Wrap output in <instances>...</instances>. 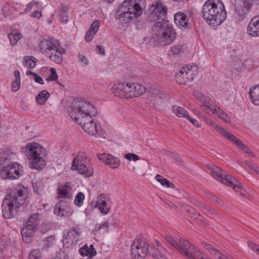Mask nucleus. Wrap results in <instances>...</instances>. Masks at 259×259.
<instances>
[{
	"label": "nucleus",
	"instance_id": "a211bd4d",
	"mask_svg": "<svg viewBox=\"0 0 259 259\" xmlns=\"http://www.w3.org/2000/svg\"><path fill=\"white\" fill-rule=\"evenodd\" d=\"M128 82H119L114 84L112 87V91L114 94L121 98L128 99Z\"/></svg>",
	"mask_w": 259,
	"mask_h": 259
},
{
	"label": "nucleus",
	"instance_id": "f257e3e1",
	"mask_svg": "<svg viewBox=\"0 0 259 259\" xmlns=\"http://www.w3.org/2000/svg\"><path fill=\"white\" fill-rule=\"evenodd\" d=\"M26 191L25 187L23 185L19 184L12 190L9 194L6 196L2 206L3 215L4 218L10 219L16 215L19 207L25 201Z\"/></svg>",
	"mask_w": 259,
	"mask_h": 259
},
{
	"label": "nucleus",
	"instance_id": "c03bdc74",
	"mask_svg": "<svg viewBox=\"0 0 259 259\" xmlns=\"http://www.w3.org/2000/svg\"><path fill=\"white\" fill-rule=\"evenodd\" d=\"M156 180L160 182L162 186L168 188H174L175 187V185L173 183L170 182L167 179L164 178L160 175H157L156 176Z\"/></svg>",
	"mask_w": 259,
	"mask_h": 259
},
{
	"label": "nucleus",
	"instance_id": "72a5a7b5",
	"mask_svg": "<svg viewBox=\"0 0 259 259\" xmlns=\"http://www.w3.org/2000/svg\"><path fill=\"white\" fill-rule=\"evenodd\" d=\"M250 100L251 102L255 105H259V87H255L251 89L249 92Z\"/></svg>",
	"mask_w": 259,
	"mask_h": 259
},
{
	"label": "nucleus",
	"instance_id": "423d86ee",
	"mask_svg": "<svg viewBox=\"0 0 259 259\" xmlns=\"http://www.w3.org/2000/svg\"><path fill=\"white\" fill-rule=\"evenodd\" d=\"M39 48L40 52L51 61L58 64L63 62V54L65 53V50L60 46L58 40L44 39L39 44Z\"/></svg>",
	"mask_w": 259,
	"mask_h": 259
},
{
	"label": "nucleus",
	"instance_id": "a878e982",
	"mask_svg": "<svg viewBox=\"0 0 259 259\" xmlns=\"http://www.w3.org/2000/svg\"><path fill=\"white\" fill-rule=\"evenodd\" d=\"M39 4L38 3L30 2L27 5V7L25 8V12H29L31 10H34L30 16L32 17L39 18L41 16L40 12L39 11Z\"/></svg>",
	"mask_w": 259,
	"mask_h": 259
},
{
	"label": "nucleus",
	"instance_id": "e433bc0d",
	"mask_svg": "<svg viewBox=\"0 0 259 259\" xmlns=\"http://www.w3.org/2000/svg\"><path fill=\"white\" fill-rule=\"evenodd\" d=\"M172 111L179 117H184L187 118V117H190V115L186 110L184 108L178 106L177 105H174L172 107Z\"/></svg>",
	"mask_w": 259,
	"mask_h": 259
},
{
	"label": "nucleus",
	"instance_id": "b1692460",
	"mask_svg": "<svg viewBox=\"0 0 259 259\" xmlns=\"http://www.w3.org/2000/svg\"><path fill=\"white\" fill-rule=\"evenodd\" d=\"M186 70V75L188 76V79L190 81L194 80L195 77L198 75L199 73L198 68L196 65L187 64L184 67Z\"/></svg>",
	"mask_w": 259,
	"mask_h": 259
},
{
	"label": "nucleus",
	"instance_id": "7c9ffc66",
	"mask_svg": "<svg viewBox=\"0 0 259 259\" xmlns=\"http://www.w3.org/2000/svg\"><path fill=\"white\" fill-rule=\"evenodd\" d=\"M164 238L166 242L169 243L173 247L175 248L178 250L180 248L182 243L181 240H184L183 238L179 239H175L169 233L165 234Z\"/></svg>",
	"mask_w": 259,
	"mask_h": 259
},
{
	"label": "nucleus",
	"instance_id": "0e129e2a",
	"mask_svg": "<svg viewBox=\"0 0 259 259\" xmlns=\"http://www.w3.org/2000/svg\"><path fill=\"white\" fill-rule=\"evenodd\" d=\"M188 212H190L191 214H193V215H192L193 217H194L195 219H197V216H200V214L198 212H196L194 209H190V210H188Z\"/></svg>",
	"mask_w": 259,
	"mask_h": 259
},
{
	"label": "nucleus",
	"instance_id": "6ab92c4d",
	"mask_svg": "<svg viewBox=\"0 0 259 259\" xmlns=\"http://www.w3.org/2000/svg\"><path fill=\"white\" fill-rule=\"evenodd\" d=\"M82 230L78 227L71 228L66 235V239H69L73 244H77L81 239Z\"/></svg>",
	"mask_w": 259,
	"mask_h": 259
},
{
	"label": "nucleus",
	"instance_id": "6e6552de",
	"mask_svg": "<svg viewBox=\"0 0 259 259\" xmlns=\"http://www.w3.org/2000/svg\"><path fill=\"white\" fill-rule=\"evenodd\" d=\"M208 167L210 170V175L218 181L229 186L233 187L234 189L241 188L238 181L235 178L230 175H226L220 167L213 165H209Z\"/></svg>",
	"mask_w": 259,
	"mask_h": 259
},
{
	"label": "nucleus",
	"instance_id": "69168bd1",
	"mask_svg": "<svg viewBox=\"0 0 259 259\" xmlns=\"http://www.w3.org/2000/svg\"><path fill=\"white\" fill-rule=\"evenodd\" d=\"M156 245L159 247L158 249H157L156 251H165V249L161 245L160 243L157 241L155 240Z\"/></svg>",
	"mask_w": 259,
	"mask_h": 259
},
{
	"label": "nucleus",
	"instance_id": "9d476101",
	"mask_svg": "<svg viewBox=\"0 0 259 259\" xmlns=\"http://www.w3.org/2000/svg\"><path fill=\"white\" fill-rule=\"evenodd\" d=\"M22 166L17 162L11 163L2 168L0 175L4 179L17 180L22 175Z\"/></svg>",
	"mask_w": 259,
	"mask_h": 259
},
{
	"label": "nucleus",
	"instance_id": "e2e57ef3",
	"mask_svg": "<svg viewBox=\"0 0 259 259\" xmlns=\"http://www.w3.org/2000/svg\"><path fill=\"white\" fill-rule=\"evenodd\" d=\"M245 164L251 169L253 170L257 168V166L249 160H245Z\"/></svg>",
	"mask_w": 259,
	"mask_h": 259
},
{
	"label": "nucleus",
	"instance_id": "338daca9",
	"mask_svg": "<svg viewBox=\"0 0 259 259\" xmlns=\"http://www.w3.org/2000/svg\"><path fill=\"white\" fill-rule=\"evenodd\" d=\"M200 107L202 108V110L206 113H209L211 112V109L209 107H207L205 105H201Z\"/></svg>",
	"mask_w": 259,
	"mask_h": 259
},
{
	"label": "nucleus",
	"instance_id": "ddd939ff",
	"mask_svg": "<svg viewBox=\"0 0 259 259\" xmlns=\"http://www.w3.org/2000/svg\"><path fill=\"white\" fill-rule=\"evenodd\" d=\"M151 9L150 17L153 21H155L156 23L168 22L165 20L167 8L164 4L161 3H157L155 5H152Z\"/></svg>",
	"mask_w": 259,
	"mask_h": 259
},
{
	"label": "nucleus",
	"instance_id": "3c124183",
	"mask_svg": "<svg viewBox=\"0 0 259 259\" xmlns=\"http://www.w3.org/2000/svg\"><path fill=\"white\" fill-rule=\"evenodd\" d=\"M151 255L156 259H168L162 254L161 251L151 252Z\"/></svg>",
	"mask_w": 259,
	"mask_h": 259
},
{
	"label": "nucleus",
	"instance_id": "7ed1b4c3",
	"mask_svg": "<svg viewBox=\"0 0 259 259\" xmlns=\"http://www.w3.org/2000/svg\"><path fill=\"white\" fill-rule=\"evenodd\" d=\"M145 8V0L125 1L119 6L115 18L121 23H128L133 18L140 17Z\"/></svg>",
	"mask_w": 259,
	"mask_h": 259
},
{
	"label": "nucleus",
	"instance_id": "f3484780",
	"mask_svg": "<svg viewBox=\"0 0 259 259\" xmlns=\"http://www.w3.org/2000/svg\"><path fill=\"white\" fill-rule=\"evenodd\" d=\"M128 98H138L143 95L146 92V88L142 84L138 83H128Z\"/></svg>",
	"mask_w": 259,
	"mask_h": 259
},
{
	"label": "nucleus",
	"instance_id": "774afa93",
	"mask_svg": "<svg viewBox=\"0 0 259 259\" xmlns=\"http://www.w3.org/2000/svg\"><path fill=\"white\" fill-rule=\"evenodd\" d=\"M14 74L15 77V80L20 81L21 79H20V75L19 71L17 70H15V71L14 72Z\"/></svg>",
	"mask_w": 259,
	"mask_h": 259
},
{
	"label": "nucleus",
	"instance_id": "0eeeda50",
	"mask_svg": "<svg viewBox=\"0 0 259 259\" xmlns=\"http://www.w3.org/2000/svg\"><path fill=\"white\" fill-rule=\"evenodd\" d=\"M89 161L90 160L87 159L86 154L80 152L74 158L71 169L77 170L79 174L84 177H90L93 174V170L89 164Z\"/></svg>",
	"mask_w": 259,
	"mask_h": 259
},
{
	"label": "nucleus",
	"instance_id": "864d4df0",
	"mask_svg": "<svg viewBox=\"0 0 259 259\" xmlns=\"http://www.w3.org/2000/svg\"><path fill=\"white\" fill-rule=\"evenodd\" d=\"M125 158L128 160H133L135 161L139 159V156L134 153L126 154L125 155Z\"/></svg>",
	"mask_w": 259,
	"mask_h": 259
},
{
	"label": "nucleus",
	"instance_id": "680f3d73",
	"mask_svg": "<svg viewBox=\"0 0 259 259\" xmlns=\"http://www.w3.org/2000/svg\"><path fill=\"white\" fill-rule=\"evenodd\" d=\"M154 92V94L156 95V99H163L164 98V95L160 91L155 90Z\"/></svg>",
	"mask_w": 259,
	"mask_h": 259
},
{
	"label": "nucleus",
	"instance_id": "f03ea898",
	"mask_svg": "<svg viewBox=\"0 0 259 259\" xmlns=\"http://www.w3.org/2000/svg\"><path fill=\"white\" fill-rule=\"evenodd\" d=\"M69 109V115L81 127L87 122L93 121L92 116H96L97 110L89 102L83 100L74 101Z\"/></svg>",
	"mask_w": 259,
	"mask_h": 259
},
{
	"label": "nucleus",
	"instance_id": "58836bf2",
	"mask_svg": "<svg viewBox=\"0 0 259 259\" xmlns=\"http://www.w3.org/2000/svg\"><path fill=\"white\" fill-rule=\"evenodd\" d=\"M50 97L49 92L46 90L41 91L38 95L36 96V102L40 104H44Z\"/></svg>",
	"mask_w": 259,
	"mask_h": 259
},
{
	"label": "nucleus",
	"instance_id": "bf43d9fd",
	"mask_svg": "<svg viewBox=\"0 0 259 259\" xmlns=\"http://www.w3.org/2000/svg\"><path fill=\"white\" fill-rule=\"evenodd\" d=\"M186 119L190 121L195 127H200L201 126V124L197 120L192 118L190 116V117H188Z\"/></svg>",
	"mask_w": 259,
	"mask_h": 259
},
{
	"label": "nucleus",
	"instance_id": "a19ab883",
	"mask_svg": "<svg viewBox=\"0 0 259 259\" xmlns=\"http://www.w3.org/2000/svg\"><path fill=\"white\" fill-rule=\"evenodd\" d=\"M24 59V65L28 68H32L36 66L37 59L34 57L32 56H25Z\"/></svg>",
	"mask_w": 259,
	"mask_h": 259
},
{
	"label": "nucleus",
	"instance_id": "5fc2aeb1",
	"mask_svg": "<svg viewBox=\"0 0 259 259\" xmlns=\"http://www.w3.org/2000/svg\"><path fill=\"white\" fill-rule=\"evenodd\" d=\"M248 246L252 249L254 251H255L257 254L259 253V245L254 243L251 241H248L247 242Z\"/></svg>",
	"mask_w": 259,
	"mask_h": 259
},
{
	"label": "nucleus",
	"instance_id": "37998d69",
	"mask_svg": "<svg viewBox=\"0 0 259 259\" xmlns=\"http://www.w3.org/2000/svg\"><path fill=\"white\" fill-rule=\"evenodd\" d=\"M32 185L34 192L37 194H39L44 189V185L41 181L33 180L32 182Z\"/></svg>",
	"mask_w": 259,
	"mask_h": 259
},
{
	"label": "nucleus",
	"instance_id": "a18cd8bd",
	"mask_svg": "<svg viewBox=\"0 0 259 259\" xmlns=\"http://www.w3.org/2000/svg\"><path fill=\"white\" fill-rule=\"evenodd\" d=\"M235 143L238 146H239L242 150L244 151V152L247 153L250 155L251 157H253L255 156L254 154L251 151L250 149L247 148L243 143L242 142L237 139V140H236V142Z\"/></svg>",
	"mask_w": 259,
	"mask_h": 259
},
{
	"label": "nucleus",
	"instance_id": "aec40b11",
	"mask_svg": "<svg viewBox=\"0 0 259 259\" xmlns=\"http://www.w3.org/2000/svg\"><path fill=\"white\" fill-rule=\"evenodd\" d=\"M15 154L9 149H4L0 153V165H8L13 163Z\"/></svg>",
	"mask_w": 259,
	"mask_h": 259
},
{
	"label": "nucleus",
	"instance_id": "603ef678",
	"mask_svg": "<svg viewBox=\"0 0 259 259\" xmlns=\"http://www.w3.org/2000/svg\"><path fill=\"white\" fill-rule=\"evenodd\" d=\"M50 72L51 75L48 78L50 81H56L58 79V76L57 74L56 70L54 68H51Z\"/></svg>",
	"mask_w": 259,
	"mask_h": 259
},
{
	"label": "nucleus",
	"instance_id": "49530a36",
	"mask_svg": "<svg viewBox=\"0 0 259 259\" xmlns=\"http://www.w3.org/2000/svg\"><path fill=\"white\" fill-rule=\"evenodd\" d=\"M67 8L64 6H62L60 8L58 14L61 22L64 23L68 22V19L67 15Z\"/></svg>",
	"mask_w": 259,
	"mask_h": 259
},
{
	"label": "nucleus",
	"instance_id": "412c9836",
	"mask_svg": "<svg viewBox=\"0 0 259 259\" xmlns=\"http://www.w3.org/2000/svg\"><path fill=\"white\" fill-rule=\"evenodd\" d=\"M174 20L176 25L180 28H187L188 23L186 14L179 12L175 15Z\"/></svg>",
	"mask_w": 259,
	"mask_h": 259
},
{
	"label": "nucleus",
	"instance_id": "473e14b6",
	"mask_svg": "<svg viewBox=\"0 0 259 259\" xmlns=\"http://www.w3.org/2000/svg\"><path fill=\"white\" fill-rule=\"evenodd\" d=\"M214 130H215L220 134L234 143L236 142V140L238 139L233 134L227 132L225 129L221 127L219 124L217 125L216 127L214 128Z\"/></svg>",
	"mask_w": 259,
	"mask_h": 259
},
{
	"label": "nucleus",
	"instance_id": "5701e85b",
	"mask_svg": "<svg viewBox=\"0 0 259 259\" xmlns=\"http://www.w3.org/2000/svg\"><path fill=\"white\" fill-rule=\"evenodd\" d=\"M72 188L69 186L68 183L65 184L58 188V197L62 198L70 199L72 197Z\"/></svg>",
	"mask_w": 259,
	"mask_h": 259
},
{
	"label": "nucleus",
	"instance_id": "bb28decb",
	"mask_svg": "<svg viewBox=\"0 0 259 259\" xmlns=\"http://www.w3.org/2000/svg\"><path fill=\"white\" fill-rule=\"evenodd\" d=\"M256 20L252 18L247 26V33L253 37L259 36V26Z\"/></svg>",
	"mask_w": 259,
	"mask_h": 259
},
{
	"label": "nucleus",
	"instance_id": "9b49d317",
	"mask_svg": "<svg viewBox=\"0 0 259 259\" xmlns=\"http://www.w3.org/2000/svg\"><path fill=\"white\" fill-rule=\"evenodd\" d=\"M181 245L178 250L188 259H198L201 256L202 252L199 249L185 240H181Z\"/></svg>",
	"mask_w": 259,
	"mask_h": 259
},
{
	"label": "nucleus",
	"instance_id": "4c0bfd02",
	"mask_svg": "<svg viewBox=\"0 0 259 259\" xmlns=\"http://www.w3.org/2000/svg\"><path fill=\"white\" fill-rule=\"evenodd\" d=\"M215 113L218 114L219 117L224 121L228 123L231 122L230 118L229 116L218 106L214 107V109H213L212 114H214Z\"/></svg>",
	"mask_w": 259,
	"mask_h": 259
},
{
	"label": "nucleus",
	"instance_id": "de8ad7c7",
	"mask_svg": "<svg viewBox=\"0 0 259 259\" xmlns=\"http://www.w3.org/2000/svg\"><path fill=\"white\" fill-rule=\"evenodd\" d=\"M42 252L39 249H34L29 253L28 255L29 259H41Z\"/></svg>",
	"mask_w": 259,
	"mask_h": 259
},
{
	"label": "nucleus",
	"instance_id": "4468645a",
	"mask_svg": "<svg viewBox=\"0 0 259 259\" xmlns=\"http://www.w3.org/2000/svg\"><path fill=\"white\" fill-rule=\"evenodd\" d=\"M54 212L57 216L68 217L73 214V210L69 206L66 201L60 200L56 204L54 207Z\"/></svg>",
	"mask_w": 259,
	"mask_h": 259
},
{
	"label": "nucleus",
	"instance_id": "f8f14e48",
	"mask_svg": "<svg viewBox=\"0 0 259 259\" xmlns=\"http://www.w3.org/2000/svg\"><path fill=\"white\" fill-rule=\"evenodd\" d=\"M212 3V8H214L215 18V20L213 21V26H218L226 19L227 12L224 5L221 0H213Z\"/></svg>",
	"mask_w": 259,
	"mask_h": 259
},
{
	"label": "nucleus",
	"instance_id": "052dcab7",
	"mask_svg": "<svg viewBox=\"0 0 259 259\" xmlns=\"http://www.w3.org/2000/svg\"><path fill=\"white\" fill-rule=\"evenodd\" d=\"M34 79V81L38 83H40L41 84H43L44 83V81L43 80V79L38 74H33Z\"/></svg>",
	"mask_w": 259,
	"mask_h": 259
},
{
	"label": "nucleus",
	"instance_id": "4d7b16f0",
	"mask_svg": "<svg viewBox=\"0 0 259 259\" xmlns=\"http://www.w3.org/2000/svg\"><path fill=\"white\" fill-rule=\"evenodd\" d=\"M20 81L15 80L12 84V90L13 92H17L20 88Z\"/></svg>",
	"mask_w": 259,
	"mask_h": 259
},
{
	"label": "nucleus",
	"instance_id": "79ce46f5",
	"mask_svg": "<svg viewBox=\"0 0 259 259\" xmlns=\"http://www.w3.org/2000/svg\"><path fill=\"white\" fill-rule=\"evenodd\" d=\"M95 206L97 207L101 212L104 213H107L109 211V208L107 206V202L104 200H100L97 201Z\"/></svg>",
	"mask_w": 259,
	"mask_h": 259
},
{
	"label": "nucleus",
	"instance_id": "2eb2a0df",
	"mask_svg": "<svg viewBox=\"0 0 259 259\" xmlns=\"http://www.w3.org/2000/svg\"><path fill=\"white\" fill-rule=\"evenodd\" d=\"M213 0H207L204 3L202 9L203 18L210 25L213 26V21L215 20L214 8L212 7Z\"/></svg>",
	"mask_w": 259,
	"mask_h": 259
},
{
	"label": "nucleus",
	"instance_id": "20e7f679",
	"mask_svg": "<svg viewBox=\"0 0 259 259\" xmlns=\"http://www.w3.org/2000/svg\"><path fill=\"white\" fill-rule=\"evenodd\" d=\"M176 33L168 22H157L152 26V39L154 42L165 46L171 44L175 39Z\"/></svg>",
	"mask_w": 259,
	"mask_h": 259
},
{
	"label": "nucleus",
	"instance_id": "dca6fc26",
	"mask_svg": "<svg viewBox=\"0 0 259 259\" xmlns=\"http://www.w3.org/2000/svg\"><path fill=\"white\" fill-rule=\"evenodd\" d=\"M97 156L100 161L104 163L106 165H109L112 168H117L120 165V161L119 159L111 154L103 153L97 154Z\"/></svg>",
	"mask_w": 259,
	"mask_h": 259
},
{
	"label": "nucleus",
	"instance_id": "6e6d98bb",
	"mask_svg": "<svg viewBox=\"0 0 259 259\" xmlns=\"http://www.w3.org/2000/svg\"><path fill=\"white\" fill-rule=\"evenodd\" d=\"M78 59L80 62L82 63L84 65H89V61L87 58V57L83 55V54H79L78 55Z\"/></svg>",
	"mask_w": 259,
	"mask_h": 259
},
{
	"label": "nucleus",
	"instance_id": "c756f323",
	"mask_svg": "<svg viewBox=\"0 0 259 259\" xmlns=\"http://www.w3.org/2000/svg\"><path fill=\"white\" fill-rule=\"evenodd\" d=\"M184 70H186L183 67L175 75L176 81L179 84H185L186 83L190 81V79H188V76L186 75Z\"/></svg>",
	"mask_w": 259,
	"mask_h": 259
},
{
	"label": "nucleus",
	"instance_id": "09e8293b",
	"mask_svg": "<svg viewBox=\"0 0 259 259\" xmlns=\"http://www.w3.org/2000/svg\"><path fill=\"white\" fill-rule=\"evenodd\" d=\"M84 198V196L82 192L78 193L75 197L74 203L78 206H81L83 204Z\"/></svg>",
	"mask_w": 259,
	"mask_h": 259
},
{
	"label": "nucleus",
	"instance_id": "393cba45",
	"mask_svg": "<svg viewBox=\"0 0 259 259\" xmlns=\"http://www.w3.org/2000/svg\"><path fill=\"white\" fill-rule=\"evenodd\" d=\"M100 21L96 20L91 24L89 31L87 32L85 36V39L87 42H90L93 38L95 34L97 32L99 26Z\"/></svg>",
	"mask_w": 259,
	"mask_h": 259
},
{
	"label": "nucleus",
	"instance_id": "cd10ccee",
	"mask_svg": "<svg viewBox=\"0 0 259 259\" xmlns=\"http://www.w3.org/2000/svg\"><path fill=\"white\" fill-rule=\"evenodd\" d=\"M201 245L207 250L212 255L218 259H228L224 254H222L219 250L214 249L211 245L206 242H202Z\"/></svg>",
	"mask_w": 259,
	"mask_h": 259
},
{
	"label": "nucleus",
	"instance_id": "1a4fd4ad",
	"mask_svg": "<svg viewBox=\"0 0 259 259\" xmlns=\"http://www.w3.org/2000/svg\"><path fill=\"white\" fill-rule=\"evenodd\" d=\"M131 255L133 259H144L148 254L151 255L149 251V245L138 236L132 243Z\"/></svg>",
	"mask_w": 259,
	"mask_h": 259
},
{
	"label": "nucleus",
	"instance_id": "ea45409f",
	"mask_svg": "<svg viewBox=\"0 0 259 259\" xmlns=\"http://www.w3.org/2000/svg\"><path fill=\"white\" fill-rule=\"evenodd\" d=\"M200 100L202 103H203V105H205L210 108L212 113H213V109H214V108L217 107L213 105V103L210 98L205 95H201V96L200 97Z\"/></svg>",
	"mask_w": 259,
	"mask_h": 259
},
{
	"label": "nucleus",
	"instance_id": "39448f33",
	"mask_svg": "<svg viewBox=\"0 0 259 259\" xmlns=\"http://www.w3.org/2000/svg\"><path fill=\"white\" fill-rule=\"evenodd\" d=\"M26 150L30 167L36 170L44 169L47 164L46 150L39 144L35 142L27 144Z\"/></svg>",
	"mask_w": 259,
	"mask_h": 259
},
{
	"label": "nucleus",
	"instance_id": "8fccbe9b",
	"mask_svg": "<svg viewBox=\"0 0 259 259\" xmlns=\"http://www.w3.org/2000/svg\"><path fill=\"white\" fill-rule=\"evenodd\" d=\"M202 118L207 125H209L213 129H214V128L216 127L217 125L218 124L214 121L211 120L210 118L207 117L206 116L204 115L202 117Z\"/></svg>",
	"mask_w": 259,
	"mask_h": 259
},
{
	"label": "nucleus",
	"instance_id": "13d9d810",
	"mask_svg": "<svg viewBox=\"0 0 259 259\" xmlns=\"http://www.w3.org/2000/svg\"><path fill=\"white\" fill-rule=\"evenodd\" d=\"M181 49H182L181 47L179 45H178V46H173L171 48L170 51L172 54H175V55H178L181 53Z\"/></svg>",
	"mask_w": 259,
	"mask_h": 259
},
{
	"label": "nucleus",
	"instance_id": "c85d7f7f",
	"mask_svg": "<svg viewBox=\"0 0 259 259\" xmlns=\"http://www.w3.org/2000/svg\"><path fill=\"white\" fill-rule=\"evenodd\" d=\"M79 252L82 256H87L90 258L95 256L97 254L96 250L93 245H91L89 247L85 245L79 250Z\"/></svg>",
	"mask_w": 259,
	"mask_h": 259
},
{
	"label": "nucleus",
	"instance_id": "f704fd0d",
	"mask_svg": "<svg viewBox=\"0 0 259 259\" xmlns=\"http://www.w3.org/2000/svg\"><path fill=\"white\" fill-rule=\"evenodd\" d=\"M39 215V214L38 213L31 214L26 224L30 227H33V228L35 229H36L37 227L40 223Z\"/></svg>",
	"mask_w": 259,
	"mask_h": 259
},
{
	"label": "nucleus",
	"instance_id": "4be33fe9",
	"mask_svg": "<svg viewBox=\"0 0 259 259\" xmlns=\"http://www.w3.org/2000/svg\"><path fill=\"white\" fill-rule=\"evenodd\" d=\"M85 132L89 135L94 136L96 134L101 135L100 133V126L99 127L97 126L96 123L94 121L87 122L83 126L81 127Z\"/></svg>",
	"mask_w": 259,
	"mask_h": 259
},
{
	"label": "nucleus",
	"instance_id": "2f4dec72",
	"mask_svg": "<svg viewBox=\"0 0 259 259\" xmlns=\"http://www.w3.org/2000/svg\"><path fill=\"white\" fill-rule=\"evenodd\" d=\"M36 229L33 228V227H30L26 224L21 231L23 239L26 242L28 241V238H30L33 236Z\"/></svg>",
	"mask_w": 259,
	"mask_h": 259
},
{
	"label": "nucleus",
	"instance_id": "c9c22d12",
	"mask_svg": "<svg viewBox=\"0 0 259 259\" xmlns=\"http://www.w3.org/2000/svg\"><path fill=\"white\" fill-rule=\"evenodd\" d=\"M12 46H15L21 37V34L17 30H13L8 35Z\"/></svg>",
	"mask_w": 259,
	"mask_h": 259
}]
</instances>
